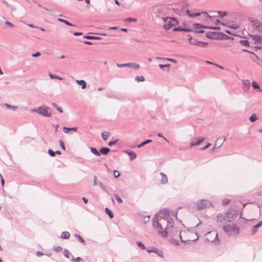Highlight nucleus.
<instances>
[{
    "label": "nucleus",
    "instance_id": "1",
    "mask_svg": "<svg viewBox=\"0 0 262 262\" xmlns=\"http://www.w3.org/2000/svg\"><path fill=\"white\" fill-rule=\"evenodd\" d=\"M171 215L176 217L180 223H182V221L178 219L177 217V212H174L173 211L167 209H163L160 210L157 213L153 216L154 220L158 219L160 222H166V227L164 231H159V234L164 237L166 238L168 236V230L170 227H172L174 225V221Z\"/></svg>",
    "mask_w": 262,
    "mask_h": 262
},
{
    "label": "nucleus",
    "instance_id": "2",
    "mask_svg": "<svg viewBox=\"0 0 262 262\" xmlns=\"http://www.w3.org/2000/svg\"><path fill=\"white\" fill-rule=\"evenodd\" d=\"M31 112H35L46 117H50L52 115L51 109L45 105H42L37 108L31 110Z\"/></svg>",
    "mask_w": 262,
    "mask_h": 262
},
{
    "label": "nucleus",
    "instance_id": "3",
    "mask_svg": "<svg viewBox=\"0 0 262 262\" xmlns=\"http://www.w3.org/2000/svg\"><path fill=\"white\" fill-rule=\"evenodd\" d=\"M223 230L228 234L229 236L232 235V231H233L235 235L239 233V228L236 224L233 225H225L223 226Z\"/></svg>",
    "mask_w": 262,
    "mask_h": 262
},
{
    "label": "nucleus",
    "instance_id": "4",
    "mask_svg": "<svg viewBox=\"0 0 262 262\" xmlns=\"http://www.w3.org/2000/svg\"><path fill=\"white\" fill-rule=\"evenodd\" d=\"M216 222L218 224V226L221 227L222 226H224L225 225H226L228 223L230 222V220L228 219L227 215L225 213L219 214L216 215Z\"/></svg>",
    "mask_w": 262,
    "mask_h": 262
},
{
    "label": "nucleus",
    "instance_id": "5",
    "mask_svg": "<svg viewBox=\"0 0 262 262\" xmlns=\"http://www.w3.org/2000/svg\"><path fill=\"white\" fill-rule=\"evenodd\" d=\"M212 206V203L208 200H200L196 203V207L197 210H202L208 207Z\"/></svg>",
    "mask_w": 262,
    "mask_h": 262
},
{
    "label": "nucleus",
    "instance_id": "6",
    "mask_svg": "<svg viewBox=\"0 0 262 262\" xmlns=\"http://www.w3.org/2000/svg\"><path fill=\"white\" fill-rule=\"evenodd\" d=\"M248 19L250 22L252 24V27L254 29L257 30L258 31H261L260 28L262 27V25L258 19L253 17H249Z\"/></svg>",
    "mask_w": 262,
    "mask_h": 262
},
{
    "label": "nucleus",
    "instance_id": "7",
    "mask_svg": "<svg viewBox=\"0 0 262 262\" xmlns=\"http://www.w3.org/2000/svg\"><path fill=\"white\" fill-rule=\"evenodd\" d=\"M221 32H208L206 33L205 36L211 39L221 40Z\"/></svg>",
    "mask_w": 262,
    "mask_h": 262
},
{
    "label": "nucleus",
    "instance_id": "8",
    "mask_svg": "<svg viewBox=\"0 0 262 262\" xmlns=\"http://www.w3.org/2000/svg\"><path fill=\"white\" fill-rule=\"evenodd\" d=\"M117 66L118 68L129 67L133 68L135 70H138L140 68V66L135 62H129L126 63H117Z\"/></svg>",
    "mask_w": 262,
    "mask_h": 262
},
{
    "label": "nucleus",
    "instance_id": "9",
    "mask_svg": "<svg viewBox=\"0 0 262 262\" xmlns=\"http://www.w3.org/2000/svg\"><path fill=\"white\" fill-rule=\"evenodd\" d=\"M238 210L237 209H232L225 213L228 219L231 221V220L235 219L238 215Z\"/></svg>",
    "mask_w": 262,
    "mask_h": 262
},
{
    "label": "nucleus",
    "instance_id": "10",
    "mask_svg": "<svg viewBox=\"0 0 262 262\" xmlns=\"http://www.w3.org/2000/svg\"><path fill=\"white\" fill-rule=\"evenodd\" d=\"M163 222H160L158 220V219L154 220V218H152V226L154 227L155 228H157L159 231H163L164 230H163V226H162V223Z\"/></svg>",
    "mask_w": 262,
    "mask_h": 262
},
{
    "label": "nucleus",
    "instance_id": "11",
    "mask_svg": "<svg viewBox=\"0 0 262 262\" xmlns=\"http://www.w3.org/2000/svg\"><path fill=\"white\" fill-rule=\"evenodd\" d=\"M146 250L148 253L153 252L157 254L158 256H159L161 257H164V255L162 250L155 247L150 248V249H147Z\"/></svg>",
    "mask_w": 262,
    "mask_h": 262
},
{
    "label": "nucleus",
    "instance_id": "12",
    "mask_svg": "<svg viewBox=\"0 0 262 262\" xmlns=\"http://www.w3.org/2000/svg\"><path fill=\"white\" fill-rule=\"evenodd\" d=\"M174 225V224L173 225ZM180 230L178 229V228L173 226L172 227H170L169 229L168 230V235L169 234L170 236L172 237H174L177 234L178 232H180Z\"/></svg>",
    "mask_w": 262,
    "mask_h": 262
},
{
    "label": "nucleus",
    "instance_id": "13",
    "mask_svg": "<svg viewBox=\"0 0 262 262\" xmlns=\"http://www.w3.org/2000/svg\"><path fill=\"white\" fill-rule=\"evenodd\" d=\"M164 21H165V24L163 26L165 30H168L171 29L173 26H175V24L172 23V22L170 20L167 21V19L163 18Z\"/></svg>",
    "mask_w": 262,
    "mask_h": 262
},
{
    "label": "nucleus",
    "instance_id": "14",
    "mask_svg": "<svg viewBox=\"0 0 262 262\" xmlns=\"http://www.w3.org/2000/svg\"><path fill=\"white\" fill-rule=\"evenodd\" d=\"M173 31H174V32L183 31V32H192V29L187 28V27H182L179 26L178 27H175L173 29Z\"/></svg>",
    "mask_w": 262,
    "mask_h": 262
},
{
    "label": "nucleus",
    "instance_id": "15",
    "mask_svg": "<svg viewBox=\"0 0 262 262\" xmlns=\"http://www.w3.org/2000/svg\"><path fill=\"white\" fill-rule=\"evenodd\" d=\"M226 140V137H224V139L223 140V141H222V138H219L216 139V141H215V143L214 145V147L213 148H212V151L214 150V149H215V148L217 146V148H220L223 144V142L224 141H225Z\"/></svg>",
    "mask_w": 262,
    "mask_h": 262
},
{
    "label": "nucleus",
    "instance_id": "16",
    "mask_svg": "<svg viewBox=\"0 0 262 262\" xmlns=\"http://www.w3.org/2000/svg\"><path fill=\"white\" fill-rule=\"evenodd\" d=\"M182 232V230H181L180 233H179V237H180L181 242L184 243L185 245L189 244L191 242V240H185V241L183 240L182 236H181ZM195 234L197 236V237L195 239L192 240V242H196V241L198 240V239L199 238L198 233L195 232Z\"/></svg>",
    "mask_w": 262,
    "mask_h": 262
},
{
    "label": "nucleus",
    "instance_id": "17",
    "mask_svg": "<svg viewBox=\"0 0 262 262\" xmlns=\"http://www.w3.org/2000/svg\"><path fill=\"white\" fill-rule=\"evenodd\" d=\"M124 152L128 155L130 161L135 160L137 157V155L134 151L126 150H124Z\"/></svg>",
    "mask_w": 262,
    "mask_h": 262
},
{
    "label": "nucleus",
    "instance_id": "18",
    "mask_svg": "<svg viewBox=\"0 0 262 262\" xmlns=\"http://www.w3.org/2000/svg\"><path fill=\"white\" fill-rule=\"evenodd\" d=\"M205 138L203 137H200L197 138V141L195 142H190V148H192L194 146H198L200 145L204 140Z\"/></svg>",
    "mask_w": 262,
    "mask_h": 262
},
{
    "label": "nucleus",
    "instance_id": "19",
    "mask_svg": "<svg viewBox=\"0 0 262 262\" xmlns=\"http://www.w3.org/2000/svg\"><path fill=\"white\" fill-rule=\"evenodd\" d=\"M261 226H262V221H259L257 224L254 225L251 230L252 234H255L257 232L258 228Z\"/></svg>",
    "mask_w": 262,
    "mask_h": 262
},
{
    "label": "nucleus",
    "instance_id": "20",
    "mask_svg": "<svg viewBox=\"0 0 262 262\" xmlns=\"http://www.w3.org/2000/svg\"><path fill=\"white\" fill-rule=\"evenodd\" d=\"M191 45L196 46H201L200 43H203L204 45H208V43L206 42H203L202 41H198L195 38H193L192 40L189 41Z\"/></svg>",
    "mask_w": 262,
    "mask_h": 262
},
{
    "label": "nucleus",
    "instance_id": "21",
    "mask_svg": "<svg viewBox=\"0 0 262 262\" xmlns=\"http://www.w3.org/2000/svg\"><path fill=\"white\" fill-rule=\"evenodd\" d=\"M111 151L110 149L107 147H101L99 150V152L100 153V155H107L108 152Z\"/></svg>",
    "mask_w": 262,
    "mask_h": 262
},
{
    "label": "nucleus",
    "instance_id": "22",
    "mask_svg": "<svg viewBox=\"0 0 262 262\" xmlns=\"http://www.w3.org/2000/svg\"><path fill=\"white\" fill-rule=\"evenodd\" d=\"M77 129H78V127H68L64 126L63 127V132L66 134H68L69 133L70 131H71V130L74 131V132H77Z\"/></svg>",
    "mask_w": 262,
    "mask_h": 262
},
{
    "label": "nucleus",
    "instance_id": "23",
    "mask_svg": "<svg viewBox=\"0 0 262 262\" xmlns=\"http://www.w3.org/2000/svg\"><path fill=\"white\" fill-rule=\"evenodd\" d=\"M160 175L162 176L160 183L161 184H166L168 183V179L166 175L163 172H160Z\"/></svg>",
    "mask_w": 262,
    "mask_h": 262
},
{
    "label": "nucleus",
    "instance_id": "24",
    "mask_svg": "<svg viewBox=\"0 0 262 262\" xmlns=\"http://www.w3.org/2000/svg\"><path fill=\"white\" fill-rule=\"evenodd\" d=\"M252 39L255 41V43L257 42H262V37L260 35H250Z\"/></svg>",
    "mask_w": 262,
    "mask_h": 262
},
{
    "label": "nucleus",
    "instance_id": "25",
    "mask_svg": "<svg viewBox=\"0 0 262 262\" xmlns=\"http://www.w3.org/2000/svg\"><path fill=\"white\" fill-rule=\"evenodd\" d=\"M76 82L79 85L81 86L82 89H84L86 87V83L85 80H76Z\"/></svg>",
    "mask_w": 262,
    "mask_h": 262
},
{
    "label": "nucleus",
    "instance_id": "26",
    "mask_svg": "<svg viewBox=\"0 0 262 262\" xmlns=\"http://www.w3.org/2000/svg\"><path fill=\"white\" fill-rule=\"evenodd\" d=\"M186 13L191 18L195 17L201 15L200 12L191 13L190 11L188 9L186 10Z\"/></svg>",
    "mask_w": 262,
    "mask_h": 262
},
{
    "label": "nucleus",
    "instance_id": "27",
    "mask_svg": "<svg viewBox=\"0 0 262 262\" xmlns=\"http://www.w3.org/2000/svg\"><path fill=\"white\" fill-rule=\"evenodd\" d=\"M83 38L87 39H94V40H100L101 39V37L99 36H92V35H85L83 36Z\"/></svg>",
    "mask_w": 262,
    "mask_h": 262
},
{
    "label": "nucleus",
    "instance_id": "28",
    "mask_svg": "<svg viewBox=\"0 0 262 262\" xmlns=\"http://www.w3.org/2000/svg\"><path fill=\"white\" fill-rule=\"evenodd\" d=\"M227 27L230 29L236 30L238 29L239 26L238 24H236L235 23H234L233 21H232L231 23H229L228 24Z\"/></svg>",
    "mask_w": 262,
    "mask_h": 262
},
{
    "label": "nucleus",
    "instance_id": "29",
    "mask_svg": "<svg viewBox=\"0 0 262 262\" xmlns=\"http://www.w3.org/2000/svg\"><path fill=\"white\" fill-rule=\"evenodd\" d=\"M152 141V140H150V139H147V140H144V141L141 142L140 144H138L137 145V148H140L144 146V145L151 143Z\"/></svg>",
    "mask_w": 262,
    "mask_h": 262
},
{
    "label": "nucleus",
    "instance_id": "30",
    "mask_svg": "<svg viewBox=\"0 0 262 262\" xmlns=\"http://www.w3.org/2000/svg\"><path fill=\"white\" fill-rule=\"evenodd\" d=\"M105 213L107 214L110 219H113L114 216L113 212L108 208H105Z\"/></svg>",
    "mask_w": 262,
    "mask_h": 262
},
{
    "label": "nucleus",
    "instance_id": "31",
    "mask_svg": "<svg viewBox=\"0 0 262 262\" xmlns=\"http://www.w3.org/2000/svg\"><path fill=\"white\" fill-rule=\"evenodd\" d=\"M70 236V234L68 231H63L61 233L60 238L62 239H69Z\"/></svg>",
    "mask_w": 262,
    "mask_h": 262
},
{
    "label": "nucleus",
    "instance_id": "32",
    "mask_svg": "<svg viewBox=\"0 0 262 262\" xmlns=\"http://www.w3.org/2000/svg\"><path fill=\"white\" fill-rule=\"evenodd\" d=\"M57 20H58V21L63 23L65 24L67 26H72V27H75L76 26L75 25H73V24L70 23V22H69L68 21H67L66 19H62V18H58L57 19Z\"/></svg>",
    "mask_w": 262,
    "mask_h": 262
},
{
    "label": "nucleus",
    "instance_id": "33",
    "mask_svg": "<svg viewBox=\"0 0 262 262\" xmlns=\"http://www.w3.org/2000/svg\"><path fill=\"white\" fill-rule=\"evenodd\" d=\"M74 236L76 238H77V239L80 243L82 244L83 245H86L85 241L79 234H75Z\"/></svg>",
    "mask_w": 262,
    "mask_h": 262
},
{
    "label": "nucleus",
    "instance_id": "34",
    "mask_svg": "<svg viewBox=\"0 0 262 262\" xmlns=\"http://www.w3.org/2000/svg\"><path fill=\"white\" fill-rule=\"evenodd\" d=\"M90 149L91 152L92 153H93L94 155H95L96 156H100V153L99 152V151H98V150L96 148L93 147H90Z\"/></svg>",
    "mask_w": 262,
    "mask_h": 262
},
{
    "label": "nucleus",
    "instance_id": "35",
    "mask_svg": "<svg viewBox=\"0 0 262 262\" xmlns=\"http://www.w3.org/2000/svg\"><path fill=\"white\" fill-rule=\"evenodd\" d=\"M193 27L196 30L200 29H204L205 25L199 23H194L193 24Z\"/></svg>",
    "mask_w": 262,
    "mask_h": 262
},
{
    "label": "nucleus",
    "instance_id": "36",
    "mask_svg": "<svg viewBox=\"0 0 262 262\" xmlns=\"http://www.w3.org/2000/svg\"><path fill=\"white\" fill-rule=\"evenodd\" d=\"M221 40H223V39H226V40L233 39V37H231L226 35V34L224 33L223 32H221Z\"/></svg>",
    "mask_w": 262,
    "mask_h": 262
},
{
    "label": "nucleus",
    "instance_id": "37",
    "mask_svg": "<svg viewBox=\"0 0 262 262\" xmlns=\"http://www.w3.org/2000/svg\"><path fill=\"white\" fill-rule=\"evenodd\" d=\"M239 42L245 47H250L249 41L248 39H241L239 41Z\"/></svg>",
    "mask_w": 262,
    "mask_h": 262
},
{
    "label": "nucleus",
    "instance_id": "38",
    "mask_svg": "<svg viewBox=\"0 0 262 262\" xmlns=\"http://www.w3.org/2000/svg\"><path fill=\"white\" fill-rule=\"evenodd\" d=\"M101 136L103 140L106 141L110 136V133L107 132H103L101 134Z\"/></svg>",
    "mask_w": 262,
    "mask_h": 262
},
{
    "label": "nucleus",
    "instance_id": "39",
    "mask_svg": "<svg viewBox=\"0 0 262 262\" xmlns=\"http://www.w3.org/2000/svg\"><path fill=\"white\" fill-rule=\"evenodd\" d=\"M243 84L247 89H249L250 88V82L249 80L246 79L243 80Z\"/></svg>",
    "mask_w": 262,
    "mask_h": 262
},
{
    "label": "nucleus",
    "instance_id": "40",
    "mask_svg": "<svg viewBox=\"0 0 262 262\" xmlns=\"http://www.w3.org/2000/svg\"><path fill=\"white\" fill-rule=\"evenodd\" d=\"M217 13L219 14L218 17L222 18L226 16H227V14H228L226 11H217Z\"/></svg>",
    "mask_w": 262,
    "mask_h": 262
},
{
    "label": "nucleus",
    "instance_id": "41",
    "mask_svg": "<svg viewBox=\"0 0 262 262\" xmlns=\"http://www.w3.org/2000/svg\"><path fill=\"white\" fill-rule=\"evenodd\" d=\"M170 66V64H159V67H160V69H161L162 70H163V71H165V68H167V71H169V67Z\"/></svg>",
    "mask_w": 262,
    "mask_h": 262
},
{
    "label": "nucleus",
    "instance_id": "42",
    "mask_svg": "<svg viewBox=\"0 0 262 262\" xmlns=\"http://www.w3.org/2000/svg\"><path fill=\"white\" fill-rule=\"evenodd\" d=\"M204 29H210V30H219L221 29L220 27H213V26H205Z\"/></svg>",
    "mask_w": 262,
    "mask_h": 262
},
{
    "label": "nucleus",
    "instance_id": "43",
    "mask_svg": "<svg viewBox=\"0 0 262 262\" xmlns=\"http://www.w3.org/2000/svg\"><path fill=\"white\" fill-rule=\"evenodd\" d=\"M258 119V118L257 117L256 115L255 114H253L250 117L249 120L252 122H254L255 121H256Z\"/></svg>",
    "mask_w": 262,
    "mask_h": 262
},
{
    "label": "nucleus",
    "instance_id": "44",
    "mask_svg": "<svg viewBox=\"0 0 262 262\" xmlns=\"http://www.w3.org/2000/svg\"><path fill=\"white\" fill-rule=\"evenodd\" d=\"M99 185L104 191H105L108 195H110L108 190L106 189V187L103 185V184L102 182H99Z\"/></svg>",
    "mask_w": 262,
    "mask_h": 262
},
{
    "label": "nucleus",
    "instance_id": "45",
    "mask_svg": "<svg viewBox=\"0 0 262 262\" xmlns=\"http://www.w3.org/2000/svg\"><path fill=\"white\" fill-rule=\"evenodd\" d=\"M71 261L73 262H80V261H83V260L80 257H77L76 258H74V257L73 255H72Z\"/></svg>",
    "mask_w": 262,
    "mask_h": 262
},
{
    "label": "nucleus",
    "instance_id": "46",
    "mask_svg": "<svg viewBox=\"0 0 262 262\" xmlns=\"http://www.w3.org/2000/svg\"><path fill=\"white\" fill-rule=\"evenodd\" d=\"M49 77L52 79H58V80L62 79V77L58 76L57 75H54L53 74H49Z\"/></svg>",
    "mask_w": 262,
    "mask_h": 262
},
{
    "label": "nucleus",
    "instance_id": "47",
    "mask_svg": "<svg viewBox=\"0 0 262 262\" xmlns=\"http://www.w3.org/2000/svg\"><path fill=\"white\" fill-rule=\"evenodd\" d=\"M106 97L110 98L115 99L119 101L123 100V98H118L117 97L115 96L113 94L106 95Z\"/></svg>",
    "mask_w": 262,
    "mask_h": 262
},
{
    "label": "nucleus",
    "instance_id": "48",
    "mask_svg": "<svg viewBox=\"0 0 262 262\" xmlns=\"http://www.w3.org/2000/svg\"><path fill=\"white\" fill-rule=\"evenodd\" d=\"M136 244L142 250L147 249L145 245L141 242L138 241L136 242Z\"/></svg>",
    "mask_w": 262,
    "mask_h": 262
},
{
    "label": "nucleus",
    "instance_id": "49",
    "mask_svg": "<svg viewBox=\"0 0 262 262\" xmlns=\"http://www.w3.org/2000/svg\"><path fill=\"white\" fill-rule=\"evenodd\" d=\"M63 255L66 257L68 258H70V255H72L68 249H64L63 250Z\"/></svg>",
    "mask_w": 262,
    "mask_h": 262
},
{
    "label": "nucleus",
    "instance_id": "50",
    "mask_svg": "<svg viewBox=\"0 0 262 262\" xmlns=\"http://www.w3.org/2000/svg\"><path fill=\"white\" fill-rule=\"evenodd\" d=\"M4 105L6 106L7 109H11L13 111H15L17 108V106H13L7 103H5Z\"/></svg>",
    "mask_w": 262,
    "mask_h": 262
},
{
    "label": "nucleus",
    "instance_id": "51",
    "mask_svg": "<svg viewBox=\"0 0 262 262\" xmlns=\"http://www.w3.org/2000/svg\"><path fill=\"white\" fill-rule=\"evenodd\" d=\"M251 85L253 89H259V85L257 82L253 81L251 83Z\"/></svg>",
    "mask_w": 262,
    "mask_h": 262
},
{
    "label": "nucleus",
    "instance_id": "52",
    "mask_svg": "<svg viewBox=\"0 0 262 262\" xmlns=\"http://www.w3.org/2000/svg\"><path fill=\"white\" fill-rule=\"evenodd\" d=\"M135 80L138 82H143L145 81V78L143 76H136L135 77Z\"/></svg>",
    "mask_w": 262,
    "mask_h": 262
},
{
    "label": "nucleus",
    "instance_id": "53",
    "mask_svg": "<svg viewBox=\"0 0 262 262\" xmlns=\"http://www.w3.org/2000/svg\"><path fill=\"white\" fill-rule=\"evenodd\" d=\"M137 21L136 18H132V17H128L124 19V22H136Z\"/></svg>",
    "mask_w": 262,
    "mask_h": 262
},
{
    "label": "nucleus",
    "instance_id": "54",
    "mask_svg": "<svg viewBox=\"0 0 262 262\" xmlns=\"http://www.w3.org/2000/svg\"><path fill=\"white\" fill-rule=\"evenodd\" d=\"M165 19H170V20L171 21L172 23L175 24V25L179 24V21L174 17H166Z\"/></svg>",
    "mask_w": 262,
    "mask_h": 262
},
{
    "label": "nucleus",
    "instance_id": "55",
    "mask_svg": "<svg viewBox=\"0 0 262 262\" xmlns=\"http://www.w3.org/2000/svg\"><path fill=\"white\" fill-rule=\"evenodd\" d=\"M52 105L56 108V109L61 113H63V110L61 107L59 106L55 103H52Z\"/></svg>",
    "mask_w": 262,
    "mask_h": 262
},
{
    "label": "nucleus",
    "instance_id": "56",
    "mask_svg": "<svg viewBox=\"0 0 262 262\" xmlns=\"http://www.w3.org/2000/svg\"><path fill=\"white\" fill-rule=\"evenodd\" d=\"M59 143L60 146L61 148L62 149H63V150H66V147L64 145V142L62 140H59Z\"/></svg>",
    "mask_w": 262,
    "mask_h": 262
},
{
    "label": "nucleus",
    "instance_id": "57",
    "mask_svg": "<svg viewBox=\"0 0 262 262\" xmlns=\"http://www.w3.org/2000/svg\"><path fill=\"white\" fill-rule=\"evenodd\" d=\"M114 177L115 178H118L120 177V173L117 170H114L113 171Z\"/></svg>",
    "mask_w": 262,
    "mask_h": 262
},
{
    "label": "nucleus",
    "instance_id": "58",
    "mask_svg": "<svg viewBox=\"0 0 262 262\" xmlns=\"http://www.w3.org/2000/svg\"><path fill=\"white\" fill-rule=\"evenodd\" d=\"M118 139L111 140L110 142H108V145L109 146H112L113 145L116 144L118 142Z\"/></svg>",
    "mask_w": 262,
    "mask_h": 262
},
{
    "label": "nucleus",
    "instance_id": "59",
    "mask_svg": "<svg viewBox=\"0 0 262 262\" xmlns=\"http://www.w3.org/2000/svg\"><path fill=\"white\" fill-rule=\"evenodd\" d=\"M192 32H193L194 34L198 33V34H202L204 33L205 32V31L203 29H198V30H193Z\"/></svg>",
    "mask_w": 262,
    "mask_h": 262
},
{
    "label": "nucleus",
    "instance_id": "60",
    "mask_svg": "<svg viewBox=\"0 0 262 262\" xmlns=\"http://www.w3.org/2000/svg\"><path fill=\"white\" fill-rule=\"evenodd\" d=\"M230 202V200L227 199H224L222 201L223 205H228Z\"/></svg>",
    "mask_w": 262,
    "mask_h": 262
},
{
    "label": "nucleus",
    "instance_id": "61",
    "mask_svg": "<svg viewBox=\"0 0 262 262\" xmlns=\"http://www.w3.org/2000/svg\"><path fill=\"white\" fill-rule=\"evenodd\" d=\"M48 152L49 154V155L51 156V157H54L55 156V151H54L52 149H49L48 150Z\"/></svg>",
    "mask_w": 262,
    "mask_h": 262
},
{
    "label": "nucleus",
    "instance_id": "62",
    "mask_svg": "<svg viewBox=\"0 0 262 262\" xmlns=\"http://www.w3.org/2000/svg\"><path fill=\"white\" fill-rule=\"evenodd\" d=\"M115 197L118 203H122L123 202L122 199L120 197H119L118 195L115 194Z\"/></svg>",
    "mask_w": 262,
    "mask_h": 262
},
{
    "label": "nucleus",
    "instance_id": "63",
    "mask_svg": "<svg viewBox=\"0 0 262 262\" xmlns=\"http://www.w3.org/2000/svg\"><path fill=\"white\" fill-rule=\"evenodd\" d=\"M54 250L57 252H59L61 251L62 248L60 246H56L54 247Z\"/></svg>",
    "mask_w": 262,
    "mask_h": 262
},
{
    "label": "nucleus",
    "instance_id": "64",
    "mask_svg": "<svg viewBox=\"0 0 262 262\" xmlns=\"http://www.w3.org/2000/svg\"><path fill=\"white\" fill-rule=\"evenodd\" d=\"M40 55H41L40 52H36V53H33V54H32V57H37L40 56Z\"/></svg>",
    "mask_w": 262,
    "mask_h": 262
}]
</instances>
